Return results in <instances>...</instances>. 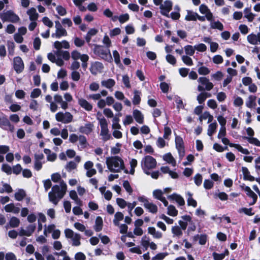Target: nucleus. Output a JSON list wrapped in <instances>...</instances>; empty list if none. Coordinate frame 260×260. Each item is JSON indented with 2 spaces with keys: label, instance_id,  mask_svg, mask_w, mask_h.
<instances>
[{
  "label": "nucleus",
  "instance_id": "6e6552de",
  "mask_svg": "<svg viewBox=\"0 0 260 260\" xmlns=\"http://www.w3.org/2000/svg\"><path fill=\"white\" fill-rule=\"evenodd\" d=\"M55 119L58 122L67 124L73 121V116L69 112H58L55 114Z\"/></svg>",
  "mask_w": 260,
  "mask_h": 260
},
{
  "label": "nucleus",
  "instance_id": "79ce46f5",
  "mask_svg": "<svg viewBox=\"0 0 260 260\" xmlns=\"http://www.w3.org/2000/svg\"><path fill=\"white\" fill-rule=\"evenodd\" d=\"M244 17L247 19L249 22H252L255 17V14L251 12L249 8H245L244 10Z\"/></svg>",
  "mask_w": 260,
  "mask_h": 260
},
{
  "label": "nucleus",
  "instance_id": "ea45409f",
  "mask_svg": "<svg viewBox=\"0 0 260 260\" xmlns=\"http://www.w3.org/2000/svg\"><path fill=\"white\" fill-rule=\"evenodd\" d=\"M171 231L173 234V237H180L182 234V229L178 226L175 225L172 227Z\"/></svg>",
  "mask_w": 260,
  "mask_h": 260
},
{
  "label": "nucleus",
  "instance_id": "1a4fd4ad",
  "mask_svg": "<svg viewBox=\"0 0 260 260\" xmlns=\"http://www.w3.org/2000/svg\"><path fill=\"white\" fill-rule=\"evenodd\" d=\"M173 3L171 1L167 0L164 2L163 4L160 6L161 14L167 17H170L169 13L172 10Z\"/></svg>",
  "mask_w": 260,
  "mask_h": 260
},
{
  "label": "nucleus",
  "instance_id": "c756f323",
  "mask_svg": "<svg viewBox=\"0 0 260 260\" xmlns=\"http://www.w3.org/2000/svg\"><path fill=\"white\" fill-rule=\"evenodd\" d=\"M211 96V94L206 91L201 92L197 98L198 103L200 104L203 103L207 98Z\"/></svg>",
  "mask_w": 260,
  "mask_h": 260
},
{
  "label": "nucleus",
  "instance_id": "603ef678",
  "mask_svg": "<svg viewBox=\"0 0 260 260\" xmlns=\"http://www.w3.org/2000/svg\"><path fill=\"white\" fill-rule=\"evenodd\" d=\"M217 124L216 122L212 123L208 126L207 134L209 136H212L216 131Z\"/></svg>",
  "mask_w": 260,
  "mask_h": 260
},
{
  "label": "nucleus",
  "instance_id": "f257e3e1",
  "mask_svg": "<svg viewBox=\"0 0 260 260\" xmlns=\"http://www.w3.org/2000/svg\"><path fill=\"white\" fill-rule=\"evenodd\" d=\"M67 191V185L64 181H60L59 185H55L48 193L50 202L56 205L59 201L63 198Z\"/></svg>",
  "mask_w": 260,
  "mask_h": 260
},
{
  "label": "nucleus",
  "instance_id": "e2e57ef3",
  "mask_svg": "<svg viewBox=\"0 0 260 260\" xmlns=\"http://www.w3.org/2000/svg\"><path fill=\"white\" fill-rule=\"evenodd\" d=\"M78 141L79 144L82 148H84L86 147L87 139L84 136L81 135H79Z\"/></svg>",
  "mask_w": 260,
  "mask_h": 260
},
{
  "label": "nucleus",
  "instance_id": "cd10ccee",
  "mask_svg": "<svg viewBox=\"0 0 260 260\" xmlns=\"http://www.w3.org/2000/svg\"><path fill=\"white\" fill-rule=\"evenodd\" d=\"M0 126L4 128H9L11 130H13L14 128L6 117H0Z\"/></svg>",
  "mask_w": 260,
  "mask_h": 260
},
{
  "label": "nucleus",
  "instance_id": "f8f14e48",
  "mask_svg": "<svg viewBox=\"0 0 260 260\" xmlns=\"http://www.w3.org/2000/svg\"><path fill=\"white\" fill-rule=\"evenodd\" d=\"M222 142L225 145H229L230 147H234L243 154H249L250 153L249 150L247 149L243 148L240 144L230 143L229 139L226 138H222Z\"/></svg>",
  "mask_w": 260,
  "mask_h": 260
},
{
  "label": "nucleus",
  "instance_id": "338daca9",
  "mask_svg": "<svg viewBox=\"0 0 260 260\" xmlns=\"http://www.w3.org/2000/svg\"><path fill=\"white\" fill-rule=\"evenodd\" d=\"M51 180L54 182H60V181H62L61 180V175L58 173H53L51 176Z\"/></svg>",
  "mask_w": 260,
  "mask_h": 260
},
{
  "label": "nucleus",
  "instance_id": "423d86ee",
  "mask_svg": "<svg viewBox=\"0 0 260 260\" xmlns=\"http://www.w3.org/2000/svg\"><path fill=\"white\" fill-rule=\"evenodd\" d=\"M65 236L72 241V245L74 246H79L81 245L80 240L81 237L79 234L75 233L70 229H66L64 230Z\"/></svg>",
  "mask_w": 260,
  "mask_h": 260
},
{
  "label": "nucleus",
  "instance_id": "58836bf2",
  "mask_svg": "<svg viewBox=\"0 0 260 260\" xmlns=\"http://www.w3.org/2000/svg\"><path fill=\"white\" fill-rule=\"evenodd\" d=\"M256 97L254 95H249L247 101L246 102V106L249 108H251L256 106L255 100Z\"/></svg>",
  "mask_w": 260,
  "mask_h": 260
},
{
  "label": "nucleus",
  "instance_id": "6ab92c4d",
  "mask_svg": "<svg viewBox=\"0 0 260 260\" xmlns=\"http://www.w3.org/2000/svg\"><path fill=\"white\" fill-rule=\"evenodd\" d=\"M199 83H201L202 85L205 86V89L207 91L211 90L213 88V84L212 82H211L206 77H200L198 80Z\"/></svg>",
  "mask_w": 260,
  "mask_h": 260
},
{
  "label": "nucleus",
  "instance_id": "b1692460",
  "mask_svg": "<svg viewBox=\"0 0 260 260\" xmlns=\"http://www.w3.org/2000/svg\"><path fill=\"white\" fill-rule=\"evenodd\" d=\"M53 98L55 103H56V104H59L60 105V107L61 109H62L63 110H66L68 108V104H67L66 102H64L61 95L58 94H56L54 95Z\"/></svg>",
  "mask_w": 260,
  "mask_h": 260
},
{
  "label": "nucleus",
  "instance_id": "a18cd8bd",
  "mask_svg": "<svg viewBox=\"0 0 260 260\" xmlns=\"http://www.w3.org/2000/svg\"><path fill=\"white\" fill-rule=\"evenodd\" d=\"M210 21V27L211 28L217 29L219 30H222L223 29V25L220 21H212V20Z\"/></svg>",
  "mask_w": 260,
  "mask_h": 260
},
{
  "label": "nucleus",
  "instance_id": "f704fd0d",
  "mask_svg": "<svg viewBox=\"0 0 260 260\" xmlns=\"http://www.w3.org/2000/svg\"><path fill=\"white\" fill-rule=\"evenodd\" d=\"M101 84L103 86L108 88H112L115 84V81L113 79H108L107 80H103L101 82Z\"/></svg>",
  "mask_w": 260,
  "mask_h": 260
},
{
  "label": "nucleus",
  "instance_id": "0eeeda50",
  "mask_svg": "<svg viewBox=\"0 0 260 260\" xmlns=\"http://www.w3.org/2000/svg\"><path fill=\"white\" fill-rule=\"evenodd\" d=\"M0 18L3 22L17 23L20 20L19 16L12 11H7L0 15Z\"/></svg>",
  "mask_w": 260,
  "mask_h": 260
},
{
  "label": "nucleus",
  "instance_id": "bf43d9fd",
  "mask_svg": "<svg viewBox=\"0 0 260 260\" xmlns=\"http://www.w3.org/2000/svg\"><path fill=\"white\" fill-rule=\"evenodd\" d=\"M25 196V192L23 190H19L15 194V199L18 201H20Z\"/></svg>",
  "mask_w": 260,
  "mask_h": 260
},
{
  "label": "nucleus",
  "instance_id": "bb28decb",
  "mask_svg": "<svg viewBox=\"0 0 260 260\" xmlns=\"http://www.w3.org/2000/svg\"><path fill=\"white\" fill-rule=\"evenodd\" d=\"M168 199L175 200L179 206H183L185 204L184 200L178 194L173 193L168 197Z\"/></svg>",
  "mask_w": 260,
  "mask_h": 260
},
{
  "label": "nucleus",
  "instance_id": "8fccbe9b",
  "mask_svg": "<svg viewBox=\"0 0 260 260\" xmlns=\"http://www.w3.org/2000/svg\"><path fill=\"white\" fill-rule=\"evenodd\" d=\"M20 223L19 219L14 216L11 218L9 222L10 227L13 228L18 227Z\"/></svg>",
  "mask_w": 260,
  "mask_h": 260
},
{
  "label": "nucleus",
  "instance_id": "0e129e2a",
  "mask_svg": "<svg viewBox=\"0 0 260 260\" xmlns=\"http://www.w3.org/2000/svg\"><path fill=\"white\" fill-rule=\"evenodd\" d=\"M12 191V188L9 184L7 183H3V188L0 189L1 193H3L4 192L10 193Z\"/></svg>",
  "mask_w": 260,
  "mask_h": 260
},
{
  "label": "nucleus",
  "instance_id": "a878e982",
  "mask_svg": "<svg viewBox=\"0 0 260 260\" xmlns=\"http://www.w3.org/2000/svg\"><path fill=\"white\" fill-rule=\"evenodd\" d=\"M5 210L7 212H12L14 214H18L20 211V208L13 203L6 205Z\"/></svg>",
  "mask_w": 260,
  "mask_h": 260
},
{
  "label": "nucleus",
  "instance_id": "aec40b11",
  "mask_svg": "<svg viewBox=\"0 0 260 260\" xmlns=\"http://www.w3.org/2000/svg\"><path fill=\"white\" fill-rule=\"evenodd\" d=\"M103 68V64L101 62L96 61L91 64L90 70L92 74L96 75L98 73L101 72Z\"/></svg>",
  "mask_w": 260,
  "mask_h": 260
},
{
  "label": "nucleus",
  "instance_id": "a211bd4d",
  "mask_svg": "<svg viewBox=\"0 0 260 260\" xmlns=\"http://www.w3.org/2000/svg\"><path fill=\"white\" fill-rule=\"evenodd\" d=\"M199 11L201 13L205 15V17L208 21L212 20L213 14L206 5L202 4L199 7Z\"/></svg>",
  "mask_w": 260,
  "mask_h": 260
},
{
  "label": "nucleus",
  "instance_id": "473e14b6",
  "mask_svg": "<svg viewBox=\"0 0 260 260\" xmlns=\"http://www.w3.org/2000/svg\"><path fill=\"white\" fill-rule=\"evenodd\" d=\"M148 233L152 235L154 238L160 239L162 237V234L161 232L156 231L154 227H149L148 228Z\"/></svg>",
  "mask_w": 260,
  "mask_h": 260
},
{
  "label": "nucleus",
  "instance_id": "4d7b16f0",
  "mask_svg": "<svg viewBox=\"0 0 260 260\" xmlns=\"http://www.w3.org/2000/svg\"><path fill=\"white\" fill-rule=\"evenodd\" d=\"M57 56H60L65 60H68L70 58V53L67 51L57 50L56 52Z\"/></svg>",
  "mask_w": 260,
  "mask_h": 260
},
{
  "label": "nucleus",
  "instance_id": "f3484780",
  "mask_svg": "<svg viewBox=\"0 0 260 260\" xmlns=\"http://www.w3.org/2000/svg\"><path fill=\"white\" fill-rule=\"evenodd\" d=\"M247 40L251 45H256L260 44V32L256 34L251 33L247 37Z\"/></svg>",
  "mask_w": 260,
  "mask_h": 260
},
{
  "label": "nucleus",
  "instance_id": "3c124183",
  "mask_svg": "<svg viewBox=\"0 0 260 260\" xmlns=\"http://www.w3.org/2000/svg\"><path fill=\"white\" fill-rule=\"evenodd\" d=\"M213 119V117L208 112H205L200 117V120L202 121L203 120L208 119V123L211 122Z\"/></svg>",
  "mask_w": 260,
  "mask_h": 260
},
{
  "label": "nucleus",
  "instance_id": "2eb2a0df",
  "mask_svg": "<svg viewBox=\"0 0 260 260\" xmlns=\"http://www.w3.org/2000/svg\"><path fill=\"white\" fill-rule=\"evenodd\" d=\"M14 69L17 73H21L24 69L23 62L21 57H15L13 60Z\"/></svg>",
  "mask_w": 260,
  "mask_h": 260
},
{
  "label": "nucleus",
  "instance_id": "5fc2aeb1",
  "mask_svg": "<svg viewBox=\"0 0 260 260\" xmlns=\"http://www.w3.org/2000/svg\"><path fill=\"white\" fill-rule=\"evenodd\" d=\"M167 214L172 216H176L178 214V211L173 205H170L168 207Z\"/></svg>",
  "mask_w": 260,
  "mask_h": 260
},
{
  "label": "nucleus",
  "instance_id": "20e7f679",
  "mask_svg": "<svg viewBox=\"0 0 260 260\" xmlns=\"http://www.w3.org/2000/svg\"><path fill=\"white\" fill-rule=\"evenodd\" d=\"M98 115H100V116L97 117L101 128L100 135L102 136L103 141H106L111 138V135L109 134V131L108 127V122L107 120L104 117L102 116L101 113H98Z\"/></svg>",
  "mask_w": 260,
  "mask_h": 260
},
{
  "label": "nucleus",
  "instance_id": "ddd939ff",
  "mask_svg": "<svg viewBox=\"0 0 260 260\" xmlns=\"http://www.w3.org/2000/svg\"><path fill=\"white\" fill-rule=\"evenodd\" d=\"M241 188L243 190L246 192L247 196L252 199V201L249 203L250 206L253 205L256 202L257 199V196L255 193H254L251 188L247 186L242 185Z\"/></svg>",
  "mask_w": 260,
  "mask_h": 260
},
{
  "label": "nucleus",
  "instance_id": "6e6d98bb",
  "mask_svg": "<svg viewBox=\"0 0 260 260\" xmlns=\"http://www.w3.org/2000/svg\"><path fill=\"white\" fill-rule=\"evenodd\" d=\"M244 138L246 139L249 143L260 147V141L257 138L248 137H245Z\"/></svg>",
  "mask_w": 260,
  "mask_h": 260
},
{
  "label": "nucleus",
  "instance_id": "052dcab7",
  "mask_svg": "<svg viewBox=\"0 0 260 260\" xmlns=\"http://www.w3.org/2000/svg\"><path fill=\"white\" fill-rule=\"evenodd\" d=\"M181 59L182 61L187 66H191L193 64L192 59L188 55H182Z\"/></svg>",
  "mask_w": 260,
  "mask_h": 260
},
{
  "label": "nucleus",
  "instance_id": "4c0bfd02",
  "mask_svg": "<svg viewBox=\"0 0 260 260\" xmlns=\"http://www.w3.org/2000/svg\"><path fill=\"white\" fill-rule=\"evenodd\" d=\"M54 254L57 256V260H70L67 252L64 250H61L59 252H55Z\"/></svg>",
  "mask_w": 260,
  "mask_h": 260
},
{
  "label": "nucleus",
  "instance_id": "680f3d73",
  "mask_svg": "<svg viewBox=\"0 0 260 260\" xmlns=\"http://www.w3.org/2000/svg\"><path fill=\"white\" fill-rule=\"evenodd\" d=\"M77 168V165L73 161H70L69 162H68L66 166V169L67 171L68 172H71L72 171L76 169Z\"/></svg>",
  "mask_w": 260,
  "mask_h": 260
},
{
  "label": "nucleus",
  "instance_id": "7ed1b4c3",
  "mask_svg": "<svg viewBox=\"0 0 260 260\" xmlns=\"http://www.w3.org/2000/svg\"><path fill=\"white\" fill-rule=\"evenodd\" d=\"M93 52L95 54L108 62H111L112 61V57L108 47L95 45L93 49Z\"/></svg>",
  "mask_w": 260,
  "mask_h": 260
},
{
  "label": "nucleus",
  "instance_id": "e433bc0d",
  "mask_svg": "<svg viewBox=\"0 0 260 260\" xmlns=\"http://www.w3.org/2000/svg\"><path fill=\"white\" fill-rule=\"evenodd\" d=\"M29 15V19L31 21H36L38 18V14L37 13L36 10L34 8H31L27 12Z\"/></svg>",
  "mask_w": 260,
  "mask_h": 260
},
{
  "label": "nucleus",
  "instance_id": "69168bd1",
  "mask_svg": "<svg viewBox=\"0 0 260 260\" xmlns=\"http://www.w3.org/2000/svg\"><path fill=\"white\" fill-rule=\"evenodd\" d=\"M141 243L146 250L147 249L150 244L149 238L147 237L146 236L143 237L141 239Z\"/></svg>",
  "mask_w": 260,
  "mask_h": 260
},
{
  "label": "nucleus",
  "instance_id": "13d9d810",
  "mask_svg": "<svg viewBox=\"0 0 260 260\" xmlns=\"http://www.w3.org/2000/svg\"><path fill=\"white\" fill-rule=\"evenodd\" d=\"M164 192L159 189H156L153 191V195L155 198L160 201L162 200L165 197H163Z\"/></svg>",
  "mask_w": 260,
  "mask_h": 260
},
{
  "label": "nucleus",
  "instance_id": "412c9836",
  "mask_svg": "<svg viewBox=\"0 0 260 260\" xmlns=\"http://www.w3.org/2000/svg\"><path fill=\"white\" fill-rule=\"evenodd\" d=\"M181 219L179 220L178 223L182 230H185L189 223L191 222V218L189 215H184L181 217Z\"/></svg>",
  "mask_w": 260,
  "mask_h": 260
},
{
  "label": "nucleus",
  "instance_id": "2f4dec72",
  "mask_svg": "<svg viewBox=\"0 0 260 260\" xmlns=\"http://www.w3.org/2000/svg\"><path fill=\"white\" fill-rule=\"evenodd\" d=\"M186 15L185 20L186 21H196L197 19L198 14L190 10H186Z\"/></svg>",
  "mask_w": 260,
  "mask_h": 260
},
{
  "label": "nucleus",
  "instance_id": "774afa93",
  "mask_svg": "<svg viewBox=\"0 0 260 260\" xmlns=\"http://www.w3.org/2000/svg\"><path fill=\"white\" fill-rule=\"evenodd\" d=\"M123 186L125 189V190L131 194L133 192V189L131 187V186L129 183V182L127 180H124L123 182Z\"/></svg>",
  "mask_w": 260,
  "mask_h": 260
},
{
  "label": "nucleus",
  "instance_id": "4be33fe9",
  "mask_svg": "<svg viewBox=\"0 0 260 260\" xmlns=\"http://www.w3.org/2000/svg\"><path fill=\"white\" fill-rule=\"evenodd\" d=\"M78 104L87 111H90L92 109V106L87 101L83 98L78 99Z\"/></svg>",
  "mask_w": 260,
  "mask_h": 260
},
{
  "label": "nucleus",
  "instance_id": "c03bdc74",
  "mask_svg": "<svg viewBox=\"0 0 260 260\" xmlns=\"http://www.w3.org/2000/svg\"><path fill=\"white\" fill-rule=\"evenodd\" d=\"M188 198L187 200V205L189 206H192L194 208L197 206V201L192 198V194L190 192H187Z\"/></svg>",
  "mask_w": 260,
  "mask_h": 260
},
{
  "label": "nucleus",
  "instance_id": "de8ad7c7",
  "mask_svg": "<svg viewBox=\"0 0 260 260\" xmlns=\"http://www.w3.org/2000/svg\"><path fill=\"white\" fill-rule=\"evenodd\" d=\"M123 214L120 212H116L114 216V219L113 220L114 224L116 226H119V222L123 219Z\"/></svg>",
  "mask_w": 260,
  "mask_h": 260
},
{
  "label": "nucleus",
  "instance_id": "a19ab883",
  "mask_svg": "<svg viewBox=\"0 0 260 260\" xmlns=\"http://www.w3.org/2000/svg\"><path fill=\"white\" fill-rule=\"evenodd\" d=\"M144 207L148 210L149 212L153 214L156 213L158 210L157 206L150 202L146 205Z\"/></svg>",
  "mask_w": 260,
  "mask_h": 260
},
{
  "label": "nucleus",
  "instance_id": "49530a36",
  "mask_svg": "<svg viewBox=\"0 0 260 260\" xmlns=\"http://www.w3.org/2000/svg\"><path fill=\"white\" fill-rule=\"evenodd\" d=\"M134 95L132 99L133 103L134 105H138L141 102V92L138 90H135Z\"/></svg>",
  "mask_w": 260,
  "mask_h": 260
},
{
  "label": "nucleus",
  "instance_id": "39448f33",
  "mask_svg": "<svg viewBox=\"0 0 260 260\" xmlns=\"http://www.w3.org/2000/svg\"><path fill=\"white\" fill-rule=\"evenodd\" d=\"M156 166V161L155 158L150 155L145 156L141 161V167L144 173L150 175L149 170L154 169Z\"/></svg>",
  "mask_w": 260,
  "mask_h": 260
},
{
  "label": "nucleus",
  "instance_id": "9b49d317",
  "mask_svg": "<svg viewBox=\"0 0 260 260\" xmlns=\"http://www.w3.org/2000/svg\"><path fill=\"white\" fill-rule=\"evenodd\" d=\"M55 32L52 34L53 38H59L62 36H67L66 30L62 27L58 21H55Z\"/></svg>",
  "mask_w": 260,
  "mask_h": 260
},
{
  "label": "nucleus",
  "instance_id": "5701e85b",
  "mask_svg": "<svg viewBox=\"0 0 260 260\" xmlns=\"http://www.w3.org/2000/svg\"><path fill=\"white\" fill-rule=\"evenodd\" d=\"M47 57L50 61L53 63H55L58 66L61 67L64 64V61L61 58H56L55 55L52 53H49Z\"/></svg>",
  "mask_w": 260,
  "mask_h": 260
},
{
  "label": "nucleus",
  "instance_id": "09e8293b",
  "mask_svg": "<svg viewBox=\"0 0 260 260\" xmlns=\"http://www.w3.org/2000/svg\"><path fill=\"white\" fill-rule=\"evenodd\" d=\"M185 52L187 55L192 56L195 52V47L191 45H186L184 47Z\"/></svg>",
  "mask_w": 260,
  "mask_h": 260
},
{
  "label": "nucleus",
  "instance_id": "f03ea898",
  "mask_svg": "<svg viewBox=\"0 0 260 260\" xmlns=\"http://www.w3.org/2000/svg\"><path fill=\"white\" fill-rule=\"evenodd\" d=\"M106 164L108 170L113 173H119L125 169L124 161L119 156L106 157Z\"/></svg>",
  "mask_w": 260,
  "mask_h": 260
},
{
  "label": "nucleus",
  "instance_id": "9d476101",
  "mask_svg": "<svg viewBox=\"0 0 260 260\" xmlns=\"http://www.w3.org/2000/svg\"><path fill=\"white\" fill-rule=\"evenodd\" d=\"M175 144L179 157L181 159H182L185 155L184 142L182 138L180 136H176Z\"/></svg>",
  "mask_w": 260,
  "mask_h": 260
},
{
  "label": "nucleus",
  "instance_id": "7c9ffc66",
  "mask_svg": "<svg viewBox=\"0 0 260 260\" xmlns=\"http://www.w3.org/2000/svg\"><path fill=\"white\" fill-rule=\"evenodd\" d=\"M69 196L72 200H73L75 201V203L77 205H78L79 206L82 205V202L78 198V194L75 190H71L69 192Z\"/></svg>",
  "mask_w": 260,
  "mask_h": 260
},
{
  "label": "nucleus",
  "instance_id": "c9c22d12",
  "mask_svg": "<svg viewBox=\"0 0 260 260\" xmlns=\"http://www.w3.org/2000/svg\"><path fill=\"white\" fill-rule=\"evenodd\" d=\"M163 159L168 164L175 167L176 165V160L170 153H167L163 156Z\"/></svg>",
  "mask_w": 260,
  "mask_h": 260
},
{
  "label": "nucleus",
  "instance_id": "dca6fc26",
  "mask_svg": "<svg viewBox=\"0 0 260 260\" xmlns=\"http://www.w3.org/2000/svg\"><path fill=\"white\" fill-rule=\"evenodd\" d=\"M93 128V124L90 122H88L85 123L84 125L81 126L79 128V131L82 134L88 135L92 132Z\"/></svg>",
  "mask_w": 260,
  "mask_h": 260
},
{
  "label": "nucleus",
  "instance_id": "72a5a7b5",
  "mask_svg": "<svg viewBox=\"0 0 260 260\" xmlns=\"http://www.w3.org/2000/svg\"><path fill=\"white\" fill-rule=\"evenodd\" d=\"M242 172L243 175V178L244 180L253 181L254 180V178L251 176L248 169L246 167H242Z\"/></svg>",
  "mask_w": 260,
  "mask_h": 260
},
{
  "label": "nucleus",
  "instance_id": "4468645a",
  "mask_svg": "<svg viewBox=\"0 0 260 260\" xmlns=\"http://www.w3.org/2000/svg\"><path fill=\"white\" fill-rule=\"evenodd\" d=\"M36 228L35 224H29L26 229L21 228L19 230V235L20 236H30L34 232Z\"/></svg>",
  "mask_w": 260,
  "mask_h": 260
},
{
  "label": "nucleus",
  "instance_id": "37998d69",
  "mask_svg": "<svg viewBox=\"0 0 260 260\" xmlns=\"http://www.w3.org/2000/svg\"><path fill=\"white\" fill-rule=\"evenodd\" d=\"M103 219L101 217L98 216L95 219V224L94 230L96 232H100L102 230L103 227Z\"/></svg>",
  "mask_w": 260,
  "mask_h": 260
},
{
  "label": "nucleus",
  "instance_id": "c85d7f7f",
  "mask_svg": "<svg viewBox=\"0 0 260 260\" xmlns=\"http://www.w3.org/2000/svg\"><path fill=\"white\" fill-rule=\"evenodd\" d=\"M133 114L135 120L138 123L142 124L144 122V116L140 111L137 109L134 110Z\"/></svg>",
  "mask_w": 260,
  "mask_h": 260
},
{
  "label": "nucleus",
  "instance_id": "393cba45",
  "mask_svg": "<svg viewBox=\"0 0 260 260\" xmlns=\"http://www.w3.org/2000/svg\"><path fill=\"white\" fill-rule=\"evenodd\" d=\"M54 47L57 49V50H61V48L69 49L70 48V44L69 42L66 40L61 42L55 41L54 43Z\"/></svg>",
  "mask_w": 260,
  "mask_h": 260
},
{
  "label": "nucleus",
  "instance_id": "864d4df0",
  "mask_svg": "<svg viewBox=\"0 0 260 260\" xmlns=\"http://www.w3.org/2000/svg\"><path fill=\"white\" fill-rule=\"evenodd\" d=\"M113 56L115 63L119 67L122 66L120 60V54L117 50H114L113 51Z\"/></svg>",
  "mask_w": 260,
  "mask_h": 260
}]
</instances>
